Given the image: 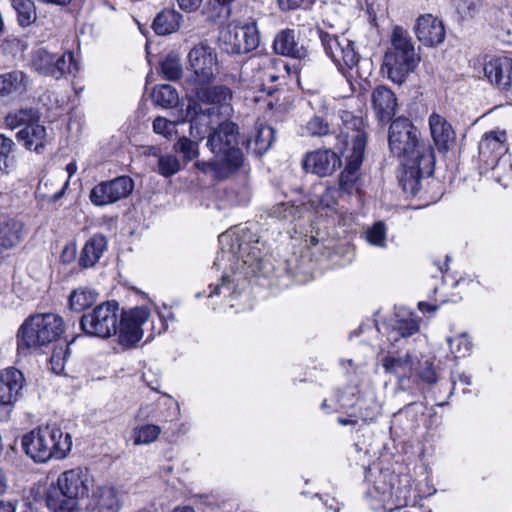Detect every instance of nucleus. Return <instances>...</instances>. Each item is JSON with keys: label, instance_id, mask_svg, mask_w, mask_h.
Here are the masks:
<instances>
[{"label": "nucleus", "instance_id": "obj_58", "mask_svg": "<svg viewBox=\"0 0 512 512\" xmlns=\"http://www.w3.org/2000/svg\"><path fill=\"white\" fill-rule=\"evenodd\" d=\"M451 381L453 383V387L457 382H460L461 384L465 386H470L472 384L471 375L463 372V373H452L451 374Z\"/></svg>", "mask_w": 512, "mask_h": 512}, {"label": "nucleus", "instance_id": "obj_17", "mask_svg": "<svg viewBox=\"0 0 512 512\" xmlns=\"http://www.w3.org/2000/svg\"><path fill=\"white\" fill-rule=\"evenodd\" d=\"M507 151L506 133L504 131L485 133L478 145L479 160L486 169H496Z\"/></svg>", "mask_w": 512, "mask_h": 512}, {"label": "nucleus", "instance_id": "obj_34", "mask_svg": "<svg viewBox=\"0 0 512 512\" xmlns=\"http://www.w3.org/2000/svg\"><path fill=\"white\" fill-rule=\"evenodd\" d=\"M46 505L51 512H79V500L51 485L46 493Z\"/></svg>", "mask_w": 512, "mask_h": 512}, {"label": "nucleus", "instance_id": "obj_42", "mask_svg": "<svg viewBox=\"0 0 512 512\" xmlns=\"http://www.w3.org/2000/svg\"><path fill=\"white\" fill-rule=\"evenodd\" d=\"M379 415V407L373 400L357 399L354 411L350 413L351 417H356L363 422H372Z\"/></svg>", "mask_w": 512, "mask_h": 512}, {"label": "nucleus", "instance_id": "obj_49", "mask_svg": "<svg viewBox=\"0 0 512 512\" xmlns=\"http://www.w3.org/2000/svg\"><path fill=\"white\" fill-rule=\"evenodd\" d=\"M174 150L182 154L186 161L195 159L199 154L197 142L187 137H180L174 144Z\"/></svg>", "mask_w": 512, "mask_h": 512}, {"label": "nucleus", "instance_id": "obj_20", "mask_svg": "<svg viewBox=\"0 0 512 512\" xmlns=\"http://www.w3.org/2000/svg\"><path fill=\"white\" fill-rule=\"evenodd\" d=\"M93 478L87 470L75 468L61 473L53 486L76 499L88 496Z\"/></svg>", "mask_w": 512, "mask_h": 512}, {"label": "nucleus", "instance_id": "obj_26", "mask_svg": "<svg viewBox=\"0 0 512 512\" xmlns=\"http://www.w3.org/2000/svg\"><path fill=\"white\" fill-rule=\"evenodd\" d=\"M273 49L276 54L304 60L308 57V50L300 44L296 32L293 29H283L278 32L273 41Z\"/></svg>", "mask_w": 512, "mask_h": 512}, {"label": "nucleus", "instance_id": "obj_35", "mask_svg": "<svg viewBox=\"0 0 512 512\" xmlns=\"http://www.w3.org/2000/svg\"><path fill=\"white\" fill-rule=\"evenodd\" d=\"M183 15L175 9H163L152 23V28L157 35L165 36L175 33L180 28Z\"/></svg>", "mask_w": 512, "mask_h": 512}, {"label": "nucleus", "instance_id": "obj_39", "mask_svg": "<svg viewBox=\"0 0 512 512\" xmlns=\"http://www.w3.org/2000/svg\"><path fill=\"white\" fill-rule=\"evenodd\" d=\"M10 3L16 13L19 26L25 28L36 22L37 13L33 0H10Z\"/></svg>", "mask_w": 512, "mask_h": 512}, {"label": "nucleus", "instance_id": "obj_41", "mask_svg": "<svg viewBox=\"0 0 512 512\" xmlns=\"http://www.w3.org/2000/svg\"><path fill=\"white\" fill-rule=\"evenodd\" d=\"M160 70L163 77L168 81L179 80L183 73V67L178 54L174 52L168 53L160 61Z\"/></svg>", "mask_w": 512, "mask_h": 512}, {"label": "nucleus", "instance_id": "obj_8", "mask_svg": "<svg viewBox=\"0 0 512 512\" xmlns=\"http://www.w3.org/2000/svg\"><path fill=\"white\" fill-rule=\"evenodd\" d=\"M118 317V303L116 301L103 302L81 315L80 330L89 337L110 338L117 333Z\"/></svg>", "mask_w": 512, "mask_h": 512}, {"label": "nucleus", "instance_id": "obj_2", "mask_svg": "<svg viewBox=\"0 0 512 512\" xmlns=\"http://www.w3.org/2000/svg\"><path fill=\"white\" fill-rule=\"evenodd\" d=\"M64 332L63 319L54 313L29 315L16 333L17 352L27 356L56 341Z\"/></svg>", "mask_w": 512, "mask_h": 512}, {"label": "nucleus", "instance_id": "obj_27", "mask_svg": "<svg viewBox=\"0 0 512 512\" xmlns=\"http://www.w3.org/2000/svg\"><path fill=\"white\" fill-rule=\"evenodd\" d=\"M428 123L437 150L441 153H446L456 138L452 125L437 113H432L429 116Z\"/></svg>", "mask_w": 512, "mask_h": 512}, {"label": "nucleus", "instance_id": "obj_54", "mask_svg": "<svg viewBox=\"0 0 512 512\" xmlns=\"http://www.w3.org/2000/svg\"><path fill=\"white\" fill-rule=\"evenodd\" d=\"M152 126H153V131L156 134H160L165 137L170 135L175 127L173 122H171L161 116H158L154 119Z\"/></svg>", "mask_w": 512, "mask_h": 512}, {"label": "nucleus", "instance_id": "obj_5", "mask_svg": "<svg viewBox=\"0 0 512 512\" xmlns=\"http://www.w3.org/2000/svg\"><path fill=\"white\" fill-rule=\"evenodd\" d=\"M193 98L189 100L185 117L190 123V134L197 138H202V131L199 125L201 118H208L211 109L203 110L202 104L222 106L227 105L232 100L231 89L224 84H214V81H207L205 84L194 83L189 85Z\"/></svg>", "mask_w": 512, "mask_h": 512}, {"label": "nucleus", "instance_id": "obj_64", "mask_svg": "<svg viewBox=\"0 0 512 512\" xmlns=\"http://www.w3.org/2000/svg\"><path fill=\"white\" fill-rule=\"evenodd\" d=\"M0 512H16V509L11 502L0 501Z\"/></svg>", "mask_w": 512, "mask_h": 512}, {"label": "nucleus", "instance_id": "obj_25", "mask_svg": "<svg viewBox=\"0 0 512 512\" xmlns=\"http://www.w3.org/2000/svg\"><path fill=\"white\" fill-rule=\"evenodd\" d=\"M30 84L29 76L21 70L0 74V99L11 101L26 93Z\"/></svg>", "mask_w": 512, "mask_h": 512}, {"label": "nucleus", "instance_id": "obj_30", "mask_svg": "<svg viewBox=\"0 0 512 512\" xmlns=\"http://www.w3.org/2000/svg\"><path fill=\"white\" fill-rule=\"evenodd\" d=\"M120 507L117 490L111 486H101L93 490L87 504L90 512H119Z\"/></svg>", "mask_w": 512, "mask_h": 512}, {"label": "nucleus", "instance_id": "obj_61", "mask_svg": "<svg viewBox=\"0 0 512 512\" xmlns=\"http://www.w3.org/2000/svg\"><path fill=\"white\" fill-rule=\"evenodd\" d=\"M358 421H359L358 418L351 417L350 414L348 415V417H338L337 418V423L341 426L355 425V424H357Z\"/></svg>", "mask_w": 512, "mask_h": 512}, {"label": "nucleus", "instance_id": "obj_56", "mask_svg": "<svg viewBox=\"0 0 512 512\" xmlns=\"http://www.w3.org/2000/svg\"><path fill=\"white\" fill-rule=\"evenodd\" d=\"M77 249L75 243H69L67 244L60 255V259L64 264H70L73 262L76 258Z\"/></svg>", "mask_w": 512, "mask_h": 512}, {"label": "nucleus", "instance_id": "obj_31", "mask_svg": "<svg viewBox=\"0 0 512 512\" xmlns=\"http://www.w3.org/2000/svg\"><path fill=\"white\" fill-rule=\"evenodd\" d=\"M108 241L105 235L97 233L91 236L84 244L78 259L82 269L94 267L107 250Z\"/></svg>", "mask_w": 512, "mask_h": 512}, {"label": "nucleus", "instance_id": "obj_62", "mask_svg": "<svg viewBox=\"0 0 512 512\" xmlns=\"http://www.w3.org/2000/svg\"><path fill=\"white\" fill-rule=\"evenodd\" d=\"M324 505L327 507V509L332 510L333 512H339L340 511V505L335 500V498H327L324 500Z\"/></svg>", "mask_w": 512, "mask_h": 512}, {"label": "nucleus", "instance_id": "obj_16", "mask_svg": "<svg viewBox=\"0 0 512 512\" xmlns=\"http://www.w3.org/2000/svg\"><path fill=\"white\" fill-rule=\"evenodd\" d=\"M436 159L430 153L421 160L403 162L404 171L399 183L406 194L415 196L421 187V179L434 174Z\"/></svg>", "mask_w": 512, "mask_h": 512}, {"label": "nucleus", "instance_id": "obj_19", "mask_svg": "<svg viewBox=\"0 0 512 512\" xmlns=\"http://www.w3.org/2000/svg\"><path fill=\"white\" fill-rule=\"evenodd\" d=\"M341 158L331 149H318L306 153L302 166L303 169L319 177H326L333 174L341 167Z\"/></svg>", "mask_w": 512, "mask_h": 512}, {"label": "nucleus", "instance_id": "obj_44", "mask_svg": "<svg viewBox=\"0 0 512 512\" xmlns=\"http://www.w3.org/2000/svg\"><path fill=\"white\" fill-rule=\"evenodd\" d=\"M69 343L64 342L63 344L56 346L53 349L50 357L51 370L55 374H61L64 370L65 363L70 356Z\"/></svg>", "mask_w": 512, "mask_h": 512}, {"label": "nucleus", "instance_id": "obj_9", "mask_svg": "<svg viewBox=\"0 0 512 512\" xmlns=\"http://www.w3.org/2000/svg\"><path fill=\"white\" fill-rule=\"evenodd\" d=\"M30 64L39 75L56 80L66 74L75 75L79 71V63L71 51L53 53L40 47L31 52Z\"/></svg>", "mask_w": 512, "mask_h": 512}, {"label": "nucleus", "instance_id": "obj_14", "mask_svg": "<svg viewBox=\"0 0 512 512\" xmlns=\"http://www.w3.org/2000/svg\"><path fill=\"white\" fill-rule=\"evenodd\" d=\"M25 385L23 373L14 367L0 370V421H8Z\"/></svg>", "mask_w": 512, "mask_h": 512}, {"label": "nucleus", "instance_id": "obj_21", "mask_svg": "<svg viewBox=\"0 0 512 512\" xmlns=\"http://www.w3.org/2000/svg\"><path fill=\"white\" fill-rule=\"evenodd\" d=\"M27 234L28 229L20 219L5 213L0 216V252L17 248Z\"/></svg>", "mask_w": 512, "mask_h": 512}, {"label": "nucleus", "instance_id": "obj_43", "mask_svg": "<svg viewBox=\"0 0 512 512\" xmlns=\"http://www.w3.org/2000/svg\"><path fill=\"white\" fill-rule=\"evenodd\" d=\"M14 141L0 133V171L8 172L14 164Z\"/></svg>", "mask_w": 512, "mask_h": 512}, {"label": "nucleus", "instance_id": "obj_63", "mask_svg": "<svg viewBox=\"0 0 512 512\" xmlns=\"http://www.w3.org/2000/svg\"><path fill=\"white\" fill-rule=\"evenodd\" d=\"M5 124L11 129L17 127L19 125L17 115L8 114L5 118Z\"/></svg>", "mask_w": 512, "mask_h": 512}, {"label": "nucleus", "instance_id": "obj_23", "mask_svg": "<svg viewBox=\"0 0 512 512\" xmlns=\"http://www.w3.org/2000/svg\"><path fill=\"white\" fill-rule=\"evenodd\" d=\"M343 128L341 130L342 136L345 138V145L347 151L358 152V144L362 143L360 147L361 154H365L367 144V134L364 130V122L361 117L354 116L350 112H344L342 115Z\"/></svg>", "mask_w": 512, "mask_h": 512}, {"label": "nucleus", "instance_id": "obj_37", "mask_svg": "<svg viewBox=\"0 0 512 512\" xmlns=\"http://www.w3.org/2000/svg\"><path fill=\"white\" fill-rule=\"evenodd\" d=\"M98 293L88 287L74 289L68 297L69 309L80 313L90 308L97 301Z\"/></svg>", "mask_w": 512, "mask_h": 512}, {"label": "nucleus", "instance_id": "obj_24", "mask_svg": "<svg viewBox=\"0 0 512 512\" xmlns=\"http://www.w3.org/2000/svg\"><path fill=\"white\" fill-rule=\"evenodd\" d=\"M415 360L409 352L404 357L387 355L382 360L385 372L394 374L398 379V388L407 391L411 388L410 379L413 375Z\"/></svg>", "mask_w": 512, "mask_h": 512}, {"label": "nucleus", "instance_id": "obj_29", "mask_svg": "<svg viewBox=\"0 0 512 512\" xmlns=\"http://www.w3.org/2000/svg\"><path fill=\"white\" fill-rule=\"evenodd\" d=\"M484 74L500 89H509L512 85V58L504 56L489 61L484 66Z\"/></svg>", "mask_w": 512, "mask_h": 512}, {"label": "nucleus", "instance_id": "obj_7", "mask_svg": "<svg viewBox=\"0 0 512 512\" xmlns=\"http://www.w3.org/2000/svg\"><path fill=\"white\" fill-rule=\"evenodd\" d=\"M239 127L226 120L218 124L208 135L207 147L213 157L222 162L225 171H239L245 165V156L239 148Z\"/></svg>", "mask_w": 512, "mask_h": 512}, {"label": "nucleus", "instance_id": "obj_3", "mask_svg": "<svg viewBox=\"0 0 512 512\" xmlns=\"http://www.w3.org/2000/svg\"><path fill=\"white\" fill-rule=\"evenodd\" d=\"M21 447L34 462L46 463L50 459H64L71 450L72 437L55 425H47L24 434Z\"/></svg>", "mask_w": 512, "mask_h": 512}, {"label": "nucleus", "instance_id": "obj_60", "mask_svg": "<svg viewBox=\"0 0 512 512\" xmlns=\"http://www.w3.org/2000/svg\"><path fill=\"white\" fill-rule=\"evenodd\" d=\"M158 315H159L160 319L163 321H167V320L174 321L175 320V316H174L173 312H171L167 306H164L163 310H159Z\"/></svg>", "mask_w": 512, "mask_h": 512}, {"label": "nucleus", "instance_id": "obj_36", "mask_svg": "<svg viewBox=\"0 0 512 512\" xmlns=\"http://www.w3.org/2000/svg\"><path fill=\"white\" fill-rule=\"evenodd\" d=\"M418 331V321L410 314L408 318L397 319L394 321L387 334V339L394 347L398 348L400 347L398 343L406 340Z\"/></svg>", "mask_w": 512, "mask_h": 512}, {"label": "nucleus", "instance_id": "obj_10", "mask_svg": "<svg viewBox=\"0 0 512 512\" xmlns=\"http://www.w3.org/2000/svg\"><path fill=\"white\" fill-rule=\"evenodd\" d=\"M316 34L325 54L333 61L338 70L353 69L360 61V54L355 43L344 36H338L316 27Z\"/></svg>", "mask_w": 512, "mask_h": 512}, {"label": "nucleus", "instance_id": "obj_57", "mask_svg": "<svg viewBox=\"0 0 512 512\" xmlns=\"http://www.w3.org/2000/svg\"><path fill=\"white\" fill-rule=\"evenodd\" d=\"M203 0H176L178 7L184 12H194L202 4Z\"/></svg>", "mask_w": 512, "mask_h": 512}, {"label": "nucleus", "instance_id": "obj_45", "mask_svg": "<svg viewBox=\"0 0 512 512\" xmlns=\"http://www.w3.org/2000/svg\"><path fill=\"white\" fill-rule=\"evenodd\" d=\"M160 432V428L153 424H146L135 428L133 431L134 444H149L158 438Z\"/></svg>", "mask_w": 512, "mask_h": 512}, {"label": "nucleus", "instance_id": "obj_48", "mask_svg": "<svg viewBox=\"0 0 512 512\" xmlns=\"http://www.w3.org/2000/svg\"><path fill=\"white\" fill-rule=\"evenodd\" d=\"M306 130L310 136L322 137L331 133L327 119L322 115H313L306 123Z\"/></svg>", "mask_w": 512, "mask_h": 512}, {"label": "nucleus", "instance_id": "obj_53", "mask_svg": "<svg viewBox=\"0 0 512 512\" xmlns=\"http://www.w3.org/2000/svg\"><path fill=\"white\" fill-rule=\"evenodd\" d=\"M354 397L355 392L352 388L338 390L335 394L336 402L341 408H354L356 404Z\"/></svg>", "mask_w": 512, "mask_h": 512}, {"label": "nucleus", "instance_id": "obj_38", "mask_svg": "<svg viewBox=\"0 0 512 512\" xmlns=\"http://www.w3.org/2000/svg\"><path fill=\"white\" fill-rule=\"evenodd\" d=\"M302 212L301 206L292 201H280L267 209L268 217L290 223L300 218Z\"/></svg>", "mask_w": 512, "mask_h": 512}, {"label": "nucleus", "instance_id": "obj_11", "mask_svg": "<svg viewBox=\"0 0 512 512\" xmlns=\"http://www.w3.org/2000/svg\"><path fill=\"white\" fill-rule=\"evenodd\" d=\"M260 44V34L255 22L228 25L219 34L220 48L229 55L248 54Z\"/></svg>", "mask_w": 512, "mask_h": 512}, {"label": "nucleus", "instance_id": "obj_33", "mask_svg": "<svg viewBox=\"0 0 512 512\" xmlns=\"http://www.w3.org/2000/svg\"><path fill=\"white\" fill-rule=\"evenodd\" d=\"M274 133L275 131L271 126H260L254 135L248 137L243 142L247 153L255 157H261L272 146Z\"/></svg>", "mask_w": 512, "mask_h": 512}, {"label": "nucleus", "instance_id": "obj_22", "mask_svg": "<svg viewBox=\"0 0 512 512\" xmlns=\"http://www.w3.org/2000/svg\"><path fill=\"white\" fill-rule=\"evenodd\" d=\"M414 31L417 39L427 47L442 44L446 36L443 22L432 14L419 16Z\"/></svg>", "mask_w": 512, "mask_h": 512}, {"label": "nucleus", "instance_id": "obj_18", "mask_svg": "<svg viewBox=\"0 0 512 512\" xmlns=\"http://www.w3.org/2000/svg\"><path fill=\"white\" fill-rule=\"evenodd\" d=\"M360 147H362V143L358 144V152H349L346 155V164L338 179V191L341 194L353 195L361 193L362 179L360 168L365 154H361Z\"/></svg>", "mask_w": 512, "mask_h": 512}, {"label": "nucleus", "instance_id": "obj_59", "mask_svg": "<svg viewBox=\"0 0 512 512\" xmlns=\"http://www.w3.org/2000/svg\"><path fill=\"white\" fill-rule=\"evenodd\" d=\"M419 404L417 402H410L407 405H405L402 409L399 410V414L405 413L406 415H410L413 413H418Z\"/></svg>", "mask_w": 512, "mask_h": 512}, {"label": "nucleus", "instance_id": "obj_13", "mask_svg": "<svg viewBox=\"0 0 512 512\" xmlns=\"http://www.w3.org/2000/svg\"><path fill=\"white\" fill-rule=\"evenodd\" d=\"M134 187V180L130 176H117L96 184L90 190L89 200L96 207L112 205L126 199L133 192Z\"/></svg>", "mask_w": 512, "mask_h": 512}, {"label": "nucleus", "instance_id": "obj_1", "mask_svg": "<svg viewBox=\"0 0 512 512\" xmlns=\"http://www.w3.org/2000/svg\"><path fill=\"white\" fill-rule=\"evenodd\" d=\"M221 252L218 253L214 266H218L225 257L229 261L235 260L237 271L233 278L230 275H222L221 283L209 286L208 297L221 295L222 293L233 295L238 293L240 277L257 276L266 273L268 248L260 237L250 228H242L233 233L225 232L219 236Z\"/></svg>", "mask_w": 512, "mask_h": 512}, {"label": "nucleus", "instance_id": "obj_55", "mask_svg": "<svg viewBox=\"0 0 512 512\" xmlns=\"http://www.w3.org/2000/svg\"><path fill=\"white\" fill-rule=\"evenodd\" d=\"M277 2L282 11H290L309 5L311 0H277Z\"/></svg>", "mask_w": 512, "mask_h": 512}, {"label": "nucleus", "instance_id": "obj_15", "mask_svg": "<svg viewBox=\"0 0 512 512\" xmlns=\"http://www.w3.org/2000/svg\"><path fill=\"white\" fill-rule=\"evenodd\" d=\"M150 311L145 306L135 307L119 313L118 342L124 348L134 347L143 337L142 325L148 320Z\"/></svg>", "mask_w": 512, "mask_h": 512}, {"label": "nucleus", "instance_id": "obj_28", "mask_svg": "<svg viewBox=\"0 0 512 512\" xmlns=\"http://www.w3.org/2000/svg\"><path fill=\"white\" fill-rule=\"evenodd\" d=\"M372 104L377 118L382 123H388L396 113L397 98L387 86H377L372 92Z\"/></svg>", "mask_w": 512, "mask_h": 512}, {"label": "nucleus", "instance_id": "obj_6", "mask_svg": "<svg viewBox=\"0 0 512 512\" xmlns=\"http://www.w3.org/2000/svg\"><path fill=\"white\" fill-rule=\"evenodd\" d=\"M388 144L391 153L403 162L421 160L429 153L435 156L433 147L420 138V131L406 117H398L391 122Z\"/></svg>", "mask_w": 512, "mask_h": 512}, {"label": "nucleus", "instance_id": "obj_46", "mask_svg": "<svg viewBox=\"0 0 512 512\" xmlns=\"http://www.w3.org/2000/svg\"><path fill=\"white\" fill-rule=\"evenodd\" d=\"M181 169V164L178 158L172 154L160 155L158 157V173L165 177L169 178L176 173H178Z\"/></svg>", "mask_w": 512, "mask_h": 512}, {"label": "nucleus", "instance_id": "obj_51", "mask_svg": "<svg viewBox=\"0 0 512 512\" xmlns=\"http://www.w3.org/2000/svg\"><path fill=\"white\" fill-rule=\"evenodd\" d=\"M417 380L432 386L438 382V376L434 369L433 363L425 361L417 374Z\"/></svg>", "mask_w": 512, "mask_h": 512}, {"label": "nucleus", "instance_id": "obj_52", "mask_svg": "<svg viewBox=\"0 0 512 512\" xmlns=\"http://www.w3.org/2000/svg\"><path fill=\"white\" fill-rule=\"evenodd\" d=\"M449 345L452 352L458 353L459 357H465L471 351L472 344L465 334L455 339H449Z\"/></svg>", "mask_w": 512, "mask_h": 512}, {"label": "nucleus", "instance_id": "obj_4", "mask_svg": "<svg viewBox=\"0 0 512 512\" xmlns=\"http://www.w3.org/2000/svg\"><path fill=\"white\" fill-rule=\"evenodd\" d=\"M420 60L421 57L416 53L408 31L395 26L391 34L390 47L387 48L383 59V68L388 79L401 85L407 76L414 72Z\"/></svg>", "mask_w": 512, "mask_h": 512}, {"label": "nucleus", "instance_id": "obj_32", "mask_svg": "<svg viewBox=\"0 0 512 512\" xmlns=\"http://www.w3.org/2000/svg\"><path fill=\"white\" fill-rule=\"evenodd\" d=\"M17 140L37 153H42L46 144V128L39 123H29L16 133Z\"/></svg>", "mask_w": 512, "mask_h": 512}, {"label": "nucleus", "instance_id": "obj_12", "mask_svg": "<svg viewBox=\"0 0 512 512\" xmlns=\"http://www.w3.org/2000/svg\"><path fill=\"white\" fill-rule=\"evenodd\" d=\"M189 74L186 78L187 85L194 83L205 84L207 81H215L217 70V55L206 43L195 45L187 55Z\"/></svg>", "mask_w": 512, "mask_h": 512}, {"label": "nucleus", "instance_id": "obj_47", "mask_svg": "<svg viewBox=\"0 0 512 512\" xmlns=\"http://www.w3.org/2000/svg\"><path fill=\"white\" fill-rule=\"evenodd\" d=\"M195 166L198 170H200L203 173L213 172V175L216 179H226L234 174H236L238 171H225L222 172V168L224 165H222V162L216 159L215 157L213 160L210 161H197L195 163Z\"/></svg>", "mask_w": 512, "mask_h": 512}, {"label": "nucleus", "instance_id": "obj_50", "mask_svg": "<svg viewBox=\"0 0 512 512\" xmlns=\"http://www.w3.org/2000/svg\"><path fill=\"white\" fill-rule=\"evenodd\" d=\"M367 241L375 246L384 247L386 241V227L381 221L376 222L366 232Z\"/></svg>", "mask_w": 512, "mask_h": 512}, {"label": "nucleus", "instance_id": "obj_40", "mask_svg": "<svg viewBox=\"0 0 512 512\" xmlns=\"http://www.w3.org/2000/svg\"><path fill=\"white\" fill-rule=\"evenodd\" d=\"M151 98L155 105L164 109L176 107L179 103L178 92L170 84L155 86L151 93Z\"/></svg>", "mask_w": 512, "mask_h": 512}]
</instances>
